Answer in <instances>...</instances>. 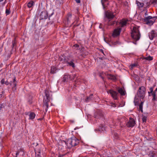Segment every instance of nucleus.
<instances>
[{
  "label": "nucleus",
  "mask_w": 157,
  "mask_h": 157,
  "mask_svg": "<svg viewBox=\"0 0 157 157\" xmlns=\"http://www.w3.org/2000/svg\"><path fill=\"white\" fill-rule=\"evenodd\" d=\"M67 147L70 148L73 146H76L79 143V140L75 137H74L68 139L66 141H63L62 142Z\"/></svg>",
  "instance_id": "1"
},
{
  "label": "nucleus",
  "mask_w": 157,
  "mask_h": 157,
  "mask_svg": "<svg viewBox=\"0 0 157 157\" xmlns=\"http://www.w3.org/2000/svg\"><path fill=\"white\" fill-rule=\"evenodd\" d=\"M132 38L135 40L137 41L140 38V34L138 28L134 27L131 33Z\"/></svg>",
  "instance_id": "2"
},
{
  "label": "nucleus",
  "mask_w": 157,
  "mask_h": 157,
  "mask_svg": "<svg viewBox=\"0 0 157 157\" xmlns=\"http://www.w3.org/2000/svg\"><path fill=\"white\" fill-rule=\"evenodd\" d=\"M157 18V17H152L151 16H148L143 19L142 21L147 25H151L155 22Z\"/></svg>",
  "instance_id": "3"
},
{
  "label": "nucleus",
  "mask_w": 157,
  "mask_h": 157,
  "mask_svg": "<svg viewBox=\"0 0 157 157\" xmlns=\"http://www.w3.org/2000/svg\"><path fill=\"white\" fill-rule=\"evenodd\" d=\"M146 89L144 86H142L139 88L138 91L137 93V96L140 98H143L145 96Z\"/></svg>",
  "instance_id": "4"
},
{
  "label": "nucleus",
  "mask_w": 157,
  "mask_h": 157,
  "mask_svg": "<svg viewBox=\"0 0 157 157\" xmlns=\"http://www.w3.org/2000/svg\"><path fill=\"white\" fill-rule=\"evenodd\" d=\"M70 56H66L64 55L62 56L59 58V60L63 63H67L70 60Z\"/></svg>",
  "instance_id": "5"
},
{
  "label": "nucleus",
  "mask_w": 157,
  "mask_h": 157,
  "mask_svg": "<svg viewBox=\"0 0 157 157\" xmlns=\"http://www.w3.org/2000/svg\"><path fill=\"white\" fill-rule=\"evenodd\" d=\"M121 30V28H118L114 29L112 34V36L115 38L119 36Z\"/></svg>",
  "instance_id": "6"
},
{
  "label": "nucleus",
  "mask_w": 157,
  "mask_h": 157,
  "mask_svg": "<svg viewBox=\"0 0 157 157\" xmlns=\"http://www.w3.org/2000/svg\"><path fill=\"white\" fill-rule=\"evenodd\" d=\"M128 20L126 19H122L120 20V22L119 23V25L118 28H121L124 27L126 25Z\"/></svg>",
  "instance_id": "7"
},
{
  "label": "nucleus",
  "mask_w": 157,
  "mask_h": 157,
  "mask_svg": "<svg viewBox=\"0 0 157 157\" xmlns=\"http://www.w3.org/2000/svg\"><path fill=\"white\" fill-rule=\"evenodd\" d=\"M135 124V121L132 118H129V121L126 124V125L128 127H132Z\"/></svg>",
  "instance_id": "8"
},
{
  "label": "nucleus",
  "mask_w": 157,
  "mask_h": 157,
  "mask_svg": "<svg viewBox=\"0 0 157 157\" xmlns=\"http://www.w3.org/2000/svg\"><path fill=\"white\" fill-rule=\"evenodd\" d=\"M80 55L83 58H84L87 56L89 53L84 48L82 47L80 50Z\"/></svg>",
  "instance_id": "9"
},
{
  "label": "nucleus",
  "mask_w": 157,
  "mask_h": 157,
  "mask_svg": "<svg viewBox=\"0 0 157 157\" xmlns=\"http://www.w3.org/2000/svg\"><path fill=\"white\" fill-rule=\"evenodd\" d=\"M25 153L24 149L23 148H20L17 151L16 153V156L14 157H17L18 155L20 157L23 156L24 155Z\"/></svg>",
  "instance_id": "10"
},
{
  "label": "nucleus",
  "mask_w": 157,
  "mask_h": 157,
  "mask_svg": "<svg viewBox=\"0 0 157 157\" xmlns=\"http://www.w3.org/2000/svg\"><path fill=\"white\" fill-rule=\"evenodd\" d=\"M113 13L111 11H107L105 13V15L106 17L109 20L113 19L115 17L113 14Z\"/></svg>",
  "instance_id": "11"
},
{
  "label": "nucleus",
  "mask_w": 157,
  "mask_h": 157,
  "mask_svg": "<svg viewBox=\"0 0 157 157\" xmlns=\"http://www.w3.org/2000/svg\"><path fill=\"white\" fill-rule=\"evenodd\" d=\"M40 19H46L48 17L47 12L45 10L42 11L40 15Z\"/></svg>",
  "instance_id": "12"
},
{
  "label": "nucleus",
  "mask_w": 157,
  "mask_h": 157,
  "mask_svg": "<svg viewBox=\"0 0 157 157\" xmlns=\"http://www.w3.org/2000/svg\"><path fill=\"white\" fill-rule=\"evenodd\" d=\"M109 93L114 99H117V92L112 90H110L109 91Z\"/></svg>",
  "instance_id": "13"
},
{
  "label": "nucleus",
  "mask_w": 157,
  "mask_h": 157,
  "mask_svg": "<svg viewBox=\"0 0 157 157\" xmlns=\"http://www.w3.org/2000/svg\"><path fill=\"white\" fill-rule=\"evenodd\" d=\"M47 99H45L43 101V107L44 108H45V111L47 112L48 109V103L50 101H47Z\"/></svg>",
  "instance_id": "14"
},
{
  "label": "nucleus",
  "mask_w": 157,
  "mask_h": 157,
  "mask_svg": "<svg viewBox=\"0 0 157 157\" xmlns=\"http://www.w3.org/2000/svg\"><path fill=\"white\" fill-rule=\"evenodd\" d=\"M156 36V32L154 30H152L149 34V36L150 39L151 40H152Z\"/></svg>",
  "instance_id": "15"
},
{
  "label": "nucleus",
  "mask_w": 157,
  "mask_h": 157,
  "mask_svg": "<svg viewBox=\"0 0 157 157\" xmlns=\"http://www.w3.org/2000/svg\"><path fill=\"white\" fill-rule=\"evenodd\" d=\"M71 80V76L68 74L65 75L63 77V82H67L69 80Z\"/></svg>",
  "instance_id": "16"
},
{
  "label": "nucleus",
  "mask_w": 157,
  "mask_h": 157,
  "mask_svg": "<svg viewBox=\"0 0 157 157\" xmlns=\"http://www.w3.org/2000/svg\"><path fill=\"white\" fill-rule=\"evenodd\" d=\"M57 69L56 67L54 66H52L51 67V69L50 73L51 74H54L57 72Z\"/></svg>",
  "instance_id": "17"
},
{
  "label": "nucleus",
  "mask_w": 157,
  "mask_h": 157,
  "mask_svg": "<svg viewBox=\"0 0 157 157\" xmlns=\"http://www.w3.org/2000/svg\"><path fill=\"white\" fill-rule=\"evenodd\" d=\"M36 114L34 112H30L29 115V120H33L35 118Z\"/></svg>",
  "instance_id": "18"
},
{
  "label": "nucleus",
  "mask_w": 157,
  "mask_h": 157,
  "mask_svg": "<svg viewBox=\"0 0 157 157\" xmlns=\"http://www.w3.org/2000/svg\"><path fill=\"white\" fill-rule=\"evenodd\" d=\"M118 91L121 95L124 96L125 94V91L123 88H120L119 89Z\"/></svg>",
  "instance_id": "19"
},
{
  "label": "nucleus",
  "mask_w": 157,
  "mask_h": 157,
  "mask_svg": "<svg viewBox=\"0 0 157 157\" xmlns=\"http://www.w3.org/2000/svg\"><path fill=\"white\" fill-rule=\"evenodd\" d=\"M45 93V96L46 97V99H47V101H50V94H49V91H48L46 89L44 90Z\"/></svg>",
  "instance_id": "20"
},
{
  "label": "nucleus",
  "mask_w": 157,
  "mask_h": 157,
  "mask_svg": "<svg viewBox=\"0 0 157 157\" xmlns=\"http://www.w3.org/2000/svg\"><path fill=\"white\" fill-rule=\"evenodd\" d=\"M117 24V23L116 21H111V20H109L107 24L109 26L113 25L115 24Z\"/></svg>",
  "instance_id": "21"
},
{
  "label": "nucleus",
  "mask_w": 157,
  "mask_h": 157,
  "mask_svg": "<svg viewBox=\"0 0 157 157\" xmlns=\"http://www.w3.org/2000/svg\"><path fill=\"white\" fill-rule=\"evenodd\" d=\"M72 14L71 13L67 14V20L68 22H70L71 20Z\"/></svg>",
  "instance_id": "22"
},
{
  "label": "nucleus",
  "mask_w": 157,
  "mask_h": 157,
  "mask_svg": "<svg viewBox=\"0 0 157 157\" xmlns=\"http://www.w3.org/2000/svg\"><path fill=\"white\" fill-rule=\"evenodd\" d=\"M138 98V96L136 95L135 97L134 102L135 105H137L138 104L139 101V99Z\"/></svg>",
  "instance_id": "23"
},
{
  "label": "nucleus",
  "mask_w": 157,
  "mask_h": 157,
  "mask_svg": "<svg viewBox=\"0 0 157 157\" xmlns=\"http://www.w3.org/2000/svg\"><path fill=\"white\" fill-rule=\"evenodd\" d=\"M143 60H146L148 61H151L153 59V57L151 56H149L147 57H142L141 58Z\"/></svg>",
  "instance_id": "24"
},
{
  "label": "nucleus",
  "mask_w": 157,
  "mask_h": 157,
  "mask_svg": "<svg viewBox=\"0 0 157 157\" xmlns=\"http://www.w3.org/2000/svg\"><path fill=\"white\" fill-rule=\"evenodd\" d=\"M136 4H137V6H138L139 8H140L143 7L144 6V4L143 3L137 1H136Z\"/></svg>",
  "instance_id": "25"
},
{
  "label": "nucleus",
  "mask_w": 157,
  "mask_h": 157,
  "mask_svg": "<svg viewBox=\"0 0 157 157\" xmlns=\"http://www.w3.org/2000/svg\"><path fill=\"white\" fill-rule=\"evenodd\" d=\"M109 78L115 81L116 79V77L113 75L112 74H109Z\"/></svg>",
  "instance_id": "26"
},
{
  "label": "nucleus",
  "mask_w": 157,
  "mask_h": 157,
  "mask_svg": "<svg viewBox=\"0 0 157 157\" xmlns=\"http://www.w3.org/2000/svg\"><path fill=\"white\" fill-rule=\"evenodd\" d=\"M34 2L32 1H30L28 3V4H27V6H28V7L29 8H31V7H32L33 6V4H34Z\"/></svg>",
  "instance_id": "27"
},
{
  "label": "nucleus",
  "mask_w": 157,
  "mask_h": 157,
  "mask_svg": "<svg viewBox=\"0 0 157 157\" xmlns=\"http://www.w3.org/2000/svg\"><path fill=\"white\" fill-rule=\"evenodd\" d=\"M155 86H153L152 87H150L149 89L150 92H148L149 96H151L150 94L153 93V90Z\"/></svg>",
  "instance_id": "28"
},
{
  "label": "nucleus",
  "mask_w": 157,
  "mask_h": 157,
  "mask_svg": "<svg viewBox=\"0 0 157 157\" xmlns=\"http://www.w3.org/2000/svg\"><path fill=\"white\" fill-rule=\"evenodd\" d=\"M74 60H71L70 62H68V63H67L70 66H72L73 67H75V64L73 63Z\"/></svg>",
  "instance_id": "29"
},
{
  "label": "nucleus",
  "mask_w": 157,
  "mask_h": 157,
  "mask_svg": "<svg viewBox=\"0 0 157 157\" xmlns=\"http://www.w3.org/2000/svg\"><path fill=\"white\" fill-rule=\"evenodd\" d=\"M151 95L153 96L152 100L155 101L157 100V97L156 95V94L155 93H153L151 94Z\"/></svg>",
  "instance_id": "30"
},
{
  "label": "nucleus",
  "mask_w": 157,
  "mask_h": 157,
  "mask_svg": "<svg viewBox=\"0 0 157 157\" xmlns=\"http://www.w3.org/2000/svg\"><path fill=\"white\" fill-rule=\"evenodd\" d=\"M144 102L141 101L140 104L139 105V110L143 112V105Z\"/></svg>",
  "instance_id": "31"
},
{
  "label": "nucleus",
  "mask_w": 157,
  "mask_h": 157,
  "mask_svg": "<svg viewBox=\"0 0 157 157\" xmlns=\"http://www.w3.org/2000/svg\"><path fill=\"white\" fill-rule=\"evenodd\" d=\"M93 96V94H91L90 95L89 97H87V98L85 100L86 101V102H88L90 101V100H91V99L92 98Z\"/></svg>",
  "instance_id": "32"
},
{
  "label": "nucleus",
  "mask_w": 157,
  "mask_h": 157,
  "mask_svg": "<svg viewBox=\"0 0 157 157\" xmlns=\"http://www.w3.org/2000/svg\"><path fill=\"white\" fill-rule=\"evenodd\" d=\"M13 87H16L17 86V82L16 81V78L15 77H14V79H13Z\"/></svg>",
  "instance_id": "33"
},
{
  "label": "nucleus",
  "mask_w": 157,
  "mask_h": 157,
  "mask_svg": "<svg viewBox=\"0 0 157 157\" xmlns=\"http://www.w3.org/2000/svg\"><path fill=\"white\" fill-rule=\"evenodd\" d=\"M35 154H37V153H38L39 154H40L41 150L40 149L36 148V149L35 150Z\"/></svg>",
  "instance_id": "34"
},
{
  "label": "nucleus",
  "mask_w": 157,
  "mask_h": 157,
  "mask_svg": "<svg viewBox=\"0 0 157 157\" xmlns=\"http://www.w3.org/2000/svg\"><path fill=\"white\" fill-rule=\"evenodd\" d=\"M150 3L151 4H155L157 3V0H150Z\"/></svg>",
  "instance_id": "35"
},
{
  "label": "nucleus",
  "mask_w": 157,
  "mask_h": 157,
  "mask_svg": "<svg viewBox=\"0 0 157 157\" xmlns=\"http://www.w3.org/2000/svg\"><path fill=\"white\" fill-rule=\"evenodd\" d=\"M138 64L137 63H135L132 65H130V67H131V68L132 69L133 67H137V66Z\"/></svg>",
  "instance_id": "36"
},
{
  "label": "nucleus",
  "mask_w": 157,
  "mask_h": 157,
  "mask_svg": "<svg viewBox=\"0 0 157 157\" xmlns=\"http://www.w3.org/2000/svg\"><path fill=\"white\" fill-rule=\"evenodd\" d=\"M62 144H59L58 145V149L59 150H61L63 149V146H62Z\"/></svg>",
  "instance_id": "37"
},
{
  "label": "nucleus",
  "mask_w": 157,
  "mask_h": 157,
  "mask_svg": "<svg viewBox=\"0 0 157 157\" xmlns=\"http://www.w3.org/2000/svg\"><path fill=\"white\" fill-rule=\"evenodd\" d=\"M73 47L76 48V49L78 50V49L79 45L77 44H75L73 45Z\"/></svg>",
  "instance_id": "38"
},
{
  "label": "nucleus",
  "mask_w": 157,
  "mask_h": 157,
  "mask_svg": "<svg viewBox=\"0 0 157 157\" xmlns=\"http://www.w3.org/2000/svg\"><path fill=\"white\" fill-rule=\"evenodd\" d=\"M108 0H101V2L103 6L104 7L105 2Z\"/></svg>",
  "instance_id": "39"
},
{
  "label": "nucleus",
  "mask_w": 157,
  "mask_h": 157,
  "mask_svg": "<svg viewBox=\"0 0 157 157\" xmlns=\"http://www.w3.org/2000/svg\"><path fill=\"white\" fill-rule=\"evenodd\" d=\"M142 120L143 122H146L147 121V117H143Z\"/></svg>",
  "instance_id": "40"
},
{
  "label": "nucleus",
  "mask_w": 157,
  "mask_h": 157,
  "mask_svg": "<svg viewBox=\"0 0 157 157\" xmlns=\"http://www.w3.org/2000/svg\"><path fill=\"white\" fill-rule=\"evenodd\" d=\"M5 82V79L4 78H2L1 81V83L2 85L4 84Z\"/></svg>",
  "instance_id": "41"
},
{
  "label": "nucleus",
  "mask_w": 157,
  "mask_h": 157,
  "mask_svg": "<svg viewBox=\"0 0 157 157\" xmlns=\"http://www.w3.org/2000/svg\"><path fill=\"white\" fill-rule=\"evenodd\" d=\"M6 13L7 15H9L10 13V11L9 10L6 9Z\"/></svg>",
  "instance_id": "42"
},
{
  "label": "nucleus",
  "mask_w": 157,
  "mask_h": 157,
  "mask_svg": "<svg viewBox=\"0 0 157 157\" xmlns=\"http://www.w3.org/2000/svg\"><path fill=\"white\" fill-rule=\"evenodd\" d=\"M3 107V105L2 104H0V111L2 110Z\"/></svg>",
  "instance_id": "43"
},
{
  "label": "nucleus",
  "mask_w": 157,
  "mask_h": 157,
  "mask_svg": "<svg viewBox=\"0 0 157 157\" xmlns=\"http://www.w3.org/2000/svg\"><path fill=\"white\" fill-rule=\"evenodd\" d=\"M4 84H5L6 85L8 86L9 85L10 83H9L8 81L7 80L5 81Z\"/></svg>",
  "instance_id": "44"
},
{
  "label": "nucleus",
  "mask_w": 157,
  "mask_h": 157,
  "mask_svg": "<svg viewBox=\"0 0 157 157\" xmlns=\"http://www.w3.org/2000/svg\"><path fill=\"white\" fill-rule=\"evenodd\" d=\"M36 157H40V154L38 153L37 154H36Z\"/></svg>",
  "instance_id": "45"
},
{
  "label": "nucleus",
  "mask_w": 157,
  "mask_h": 157,
  "mask_svg": "<svg viewBox=\"0 0 157 157\" xmlns=\"http://www.w3.org/2000/svg\"><path fill=\"white\" fill-rule=\"evenodd\" d=\"M64 155V154H59L58 157H63Z\"/></svg>",
  "instance_id": "46"
},
{
  "label": "nucleus",
  "mask_w": 157,
  "mask_h": 157,
  "mask_svg": "<svg viewBox=\"0 0 157 157\" xmlns=\"http://www.w3.org/2000/svg\"><path fill=\"white\" fill-rule=\"evenodd\" d=\"M75 1L78 3H80V0H75Z\"/></svg>",
  "instance_id": "47"
},
{
  "label": "nucleus",
  "mask_w": 157,
  "mask_h": 157,
  "mask_svg": "<svg viewBox=\"0 0 157 157\" xmlns=\"http://www.w3.org/2000/svg\"><path fill=\"white\" fill-rule=\"evenodd\" d=\"M99 51L101 52V53H103L104 55L103 50L102 49H100Z\"/></svg>",
  "instance_id": "48"
},
{
  "label": "nucleus",
  "mask_w": 157,
  "mask_h": 157,
  "mask_svg": "<svg viewBox=\"0 0 157 157\" xmlns=\"http://www.w3.org/2000/svg\"><path fill=\"white\" fill-rule=\"evenodd\" d=\"M157 88H156V89H155V90L154 91H153V93H155V94H156V93L157 92Z\"/></svg>",
  "instance_id": "49"
},
{
  "label": "nucleus",
  "mask_w": 157,
  "mask_h": 157,
  "mask_svg": "<svg viewBox=\"0 0 157 157\" xmlns=\"http://www.w3.org/2000/svg\"><path fill=\"white\" fill-rule=\"evenodd\" d=\"M101 129H102V131L103 130V129H104V128L103 126H102Z\"/></svg>",
  "instance_id": "50"
},
{
  "label": "nucleus",
  "mask_w": 157,
  "mask_h": 157,
  "mask_svg": "<svg viewBox=\"0 0 157 157\" xmlns=\"http://www.w3.org/2000/svg\"><path fill=\"white\" fill-rule=\"evenodd\" d=\"M29 113H28V112H26L25 113V114L26 115H28Z\"/></svg>",
  "instance_id": "51"
},
{
  "label": "nucleus",
  "mask_w": 157,
  "mask_h": 157,
  "mask_svg": "<svg viewBox=\"0 0 157 157\" xmlns=\"http://www.w3.org/2000/svg\"><path fill=\"white\" fill-rule=\"evenodd\" d=\"M4 0H0V2H2Z\"/></svg>",
  "instance_id": "52"
},
{
  "label": "nucleus",
  "mask_w": 157,
  "mask_h": 157,
  "mask_svg": "<svg viewBox=\"0 0 157 157\" xmlns=\"http://www.w3.org/2000/svg\"><path fill=\"white\" fill-rule=\"evenodd\" d=\"M145 15H147V12H146L145 13Z\"/></svg>",
  "instance_id": "53"
},
{
  "label": "nucleus",
  "mask_w": 157,
  "mask_h": 157,
  "mask_svg": "<svg viewBox=\"0 0 157 157\" xmlns=\"http://www.w3.org/2000/svg\"><path fill=\"white\" fill-rule=\"evenodd\" d=\"M156 132H157V128H156Z\"/></svg>",
  "instance_id": "54"
}]
</instances>
